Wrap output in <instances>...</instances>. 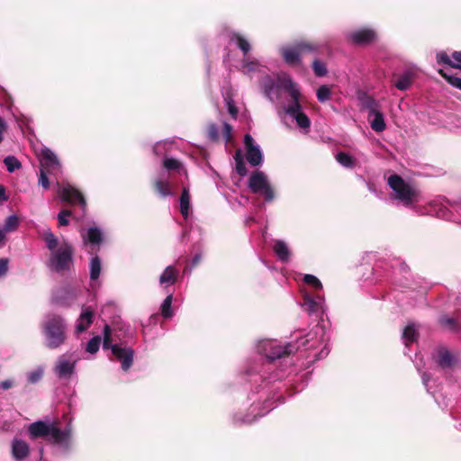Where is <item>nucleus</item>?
I'll return each mask as SVG.
<instances>
[{"label": "nucleus", "mask_w": 461, "mask_h": 461, "mask_svg": "<svg viewBox=\"0 0 461 461\" xmlns=\"http://www.w3.org/2000/svg\"><path fill=\"white\" fill-rule=\"evenodd\" d=\"M101 272V262L98 257H94L90 262V278L96 280Z\"/></svg>", "instance_id": "28"}, {"label": "nucleus", "mask_w": 461, "mask_h": 461, "mask_svg": "<svg viewBox=\"0 0 461 461\" xmlns=\"http://www.w3.org/2000/svg\"><path fill=\"white\" fill-rule=\"evenodd\" d=\"M19 226V219L16 215H10L6 218L5 224H4V230L6 232L14 231Z\"/></svg>", "instance_id": "33"}, {"label": "nucleus", "mask_w": 461, "mask_h": 461, "mask_svg": "<svg viewBox=\"0 0 461 461\" xmlns=\"http://www.w3.org/2000/svg\"><path fill=\"white\" fill-rule=\"evenodd\" d=\"M173 301L172 294H169L161 305V313L164 318L167 319L172 316L171 304Z\"/></svg>", "instance_id": "30"}, {"label": "nucleus", "mask_w": 461, "mask_h": 461, "mask_svg": "<svg viewBox=\"0 0 461 461\" xmlns=\"http://www.w3.org/2000/svg\"><path fill=\"white\" fill-rule=\"evenodd\" d=\"M303 306L305 310L310 313H317L320 311L321 312H324V297L321 294H317L315 296H312L308 293H305L303 295Z\"/></svg>", "instance_id": "13"}, {"label": "nucleus", "mask_w": 461, "mask_h": 461, "mask_svg": "<svg viewBox=\"0 0 461 461\" xmlns=\"http://www.w3.org/2000/svg\"><path fill=\"white\" fill-rule=\"evenodd\" d=\"M8 270V259L0 258V278L4 276Z\"/></svg>", "instance_id": "49"}, {"label": "nucleus", "mask_w": 461, "mask_h": 461, "mask_svg": "<svg viewBox=\"0 0 461 461\" xmlns=\"http://www.w3.org/2000/svg\"><path fill=\"white\" fill-rule=\"evenodd\" d=\"M387 184L393 191V197L402 204L409 206L419 202V191L411 183L403 180L398 175H392L388 177Z\"/></svg>", "instance_id": "5"}, {"label": "nucleus", "mask_w": 461, "mask_h": 461, "mask_svg": "<svg viewBox=\"0 0 461 461\" xmlns=\"http://www.w3.org/2000/svg\"><path fill=\"white\" fill-rule=\"evenodd\" d=\"M42 374L43 371L41 369L34 370L27 375V379L31 384H36L41 379Z\"/></svg>", "instance_id": "42"}, {"label": "nucleus", "mask_w": 461, "mask_h": 461, "mask_svg": "<svg viewBox=\"0 0 461 461\" xmlns=\"http://www.w3.org/2000/svg\"><path fill=\"white\" fill-rule=\"evenodd\" d=\"M231 132H232V127L229 123L223 122L222 134L227 142L231 140Z\"/></svg>", "instance_id": "47"}, {"label": "nucleus", "mask_w": 461, "mask_h": 461, "mask_svg": "<svg viewBox=\"0 0 461 461\" xmlns=\"http://www.w3.org/2000/svg\"><path fill=\"white\" fill-rule=\"evenodd\" d=\"M441 324L449 330H457L461 328V325L454 318L444 317L441 319Z\"/></svg>", "instance_id": "38"}, {"label": "nucleus", "mask_w": 461, "mask_h": 461, "mask_svg": "<svg viewBox=\"0 0 461 461\" xmlns=\"http://www.w3.org/2000/svg\"><path fill=\"white\" fill-rule=\"evenodd\" d=\"M454 61H452V68L461 69V51H455L452 54Z\"/></svg>", "instance_id": "48"}, {"label": "nucleus", "mask_w": 461, "mask_h": 461, "mask_svg": "<svg viewBox=\"0 0 461 461\" xmlns=\"http://www.w3.org/2000/svg\"><path fill=\"white\" fill-rule=\"evenodd\" d=\"M73 248L66 240H62L57 251L50 255L47 267L51 271L62 272L68 270L73 262Z\"/></svg>", "instance_id": "6"}, {"label": "nucleus", "mask_w": 461, "mask_h": 461, "mask_svg": "<svg viewBox=\"0 0 461 461\" xmlns=\"http://www.w3.org/2000/svg\"><path fill=\"white\" fill-rule=\"evenodd\" d=\"M62 174V167L57 155L49 148H43L40 153L39 185L43 189L50 188L49 176L57 180V191L60 199L71 204L78 203L85 211L86 203L81 193L68 183L60 184L59 178Z\"/></svg>", "instance_id": "2"}, {"label": "nucleus", "mask_w": 461, "mask_h": 461, "mask_svg": "<svg viewBox=\"0 0 461 461\" xmlns=\"http://www.w3.org/2000/svg\"><path fill=\"white\" fill-rule=\"evenodd\" d=\"M303 281L312 285L316 290H321L322 289V284L321 282L313 275H304Z\"/></svg>", "instance_id": "37"}, {"label": "nucleus", "mask_w": 461, "mask_h": 461, "mask_svg": "<svg viewBox=\"0 0 461 461\" xmlns=\"http://www.w3.org/2000/svg\"><path fill=\"white\" fill-rule=\"evenodd\" d=\"M337 161L343 167L352 168L355 166V161L351 156L345 152H339L336 155Z\"/></svg>", "instance_id": "29"}, {"label": "nucleus", "mask_w": 461, "mask_h": 461, "mask_svg": "<svg viewBox=\"0 0 461 461\" xmlns=\"http://www.w3.org/2000/svg\"><path fill=\"white\" fill-rule=\"evenodd\" d=\"M14 384V381L11 379L5 380L0 383V388L3 390H8L13 387Z\"/></svg>", "instance_id": "51"}, {"label": "nucleus", "mask_w": 461, "mask_h": 461, "mask_svg": "<svg viewBox=\"0 0 461 461\" xmlns=\"http://www.w3.org/2000/svg\"><path fill=\"white\" fill-rule=\"evenodd\" d=\"M438 73L443 77H445L449 84L461 90V78L453 76H448L442 69L438 70Z\"/></svg>", "instance_id": "39"}, {"label": "nucleus", "mask_w": 461, "mask_h": 461, "mask_svg": "<svg viewBox=\"0 0 461 461\" xmlns=\"http://www.w3.org/2000/svg\"><path fill=\"white\" fill-rule=\"evenodd\" d=\"M317 49V45L308 42H299L295 46H287L281 48L284 60L290 66H296L300 63L301 56L303 54L313 52Z\"/></svg>", "instance_id": "10"}, {"label": "nucleus", "mask_w": 461, "mask_h": 461, "mask_svg": "<svg viewBox=\"0 0 461 461\" xmlns=\"http://www.w3.org/2000/svg\"><path fill=\"white\" fill-rule=\"evenodd\" d=\"M232 40L236 41L238 47L243 51L244 54H247L250 50L249 42L240 35L234 34Z\"/></svg>", "instance_id": "35"}, {"label": "nucleus", "mask_w": 461, "mask_h": 461, "mask_svg": "<svg viewBox=\"0 0 461 461\" xmlns=\"http://www.w3.org/2000/svg\"><path fill=\"white\" fill-rule=\"evenodd\" d=\"M330 87L326 85L321 86L316 92L317 99L321 103L328 101L330 98Z\"/></svg>", "instance_id": "31"}, {"label": "nucleus", "mask_w": 461, "mask_h": 461, "mask_svg": "<svg viewBox=\"0 0 461 461\" xmlns=\"http://www.w3.org/2000/svg\"><path fill=\"white\" fill-rule=\"evenodd\" d=\"M249 187L253 193L262 195L267 203L275 198V193L267 176L261 171H256L250 176Z\"/></svg>", "instance_id": "9"}, {"label": "nucleus", "mask_w": 461, "mask_h": 461, "mask_svg": "<svg viewBox=\"0 0 461 461\" xmlns=\"http://www.w3.org/2000/svg\"><path fill=\"white\" fill-rule=\"evenodd\" d=\"M267 412V411L263 412V413H261L260 416H264Z\"/></svg>", "instance_id": "58"}, {"label": "nucleus", "mask_w": 461, "mask_h": 461, "mask_svg": "<svg viewBox=\"0 0 461 461\" xmlns=\"http://www.w3.org/2000/svg\"><path fill=\"white\" fill-rule=\"evenodd\" d=\"M93 322V312L89 308H86L81 312L76 325V331L82 333L87 330V328Z\"/></svg>", "instance_id": "18"}, {"label": "nucleus", "mask_w": 461, "mask_h": 461, "mask_svg": "<svg viewBox=\"0 0 461 461\" xmlns=\"http://www.w3.org/2000/svg\"><path fill=\"white\" fill-rule=\"evenodd\" d=\"M156 191L162 197L174 195V192L171 190V183L169 180V174L163 172L155 180Z\"/></svg>", "instance_id": "16"}, {"label": "nucleus", "mask_w": 461, "mask_h": 461, "mask_svg": "<svg viewBox=\"0 0 461 461\" xmlns=\"http://www.w3.org/2000/svg\"><path fill=\"white\" fill-rule=\"evenodd\" d=\"M41 327L46 348L56 349L65 344L68 325L63 317L58 314H50L46 316Z\"/></svg>", "instance_id": "4"}, {"label": "nucleus", "mask_w": 461, "mask_h": 461, "mask_svg": "<svg viewBox=\"0 0 461 461\" xmlns=\"http://www.w3.org/2000/svg\"><path fill=\"white\" fill-rule=\"evenodd\" d=\"M312 68H313L315 75L318 77H322V76L326 75V73H327L325 64L319 60L313 61Z\"/></svg>", "instance_id": "41"}, {"label": "nucleus", "mask_w": 461, "mask_h": 461, "mask_svg": "<svg viewBox=\"0 0 461 461\" xmlns=\"http://www.w3.org/2000/svg\"><path fill=\"white\" fill-rule=\"evenodd\" d=\"M77 360H70L67 356L59 357L54 372L59 379L69 380L76 370Z\"/></svg>", "instance_id": "11"}, {"label": "nucleus", "mask_w": 461, "mask_h": 461, "mask_svg": "<svg viewBox=\"0 0 461 461\" xmlns=\"http://www.w3.org/2000/svg\"><path fill=\"white\" fill-rule=\"evenodd\" d=\"M421 377H422L423 384L427 386L428 382L429 381V375L427 373H423L421 375Z\"/></svg>", "instance_id": "55"}, {"label": "nucleus", "mask_w": 461, "mask_h": 461, "mask_svg": "<svg viewBox=\"0 0 461 461\" xmlns=\"http://www.w3.org/2000/svg\"><path fill=\"white\" fill-rule=\"evenodd\" d=\"M7 200V196L5 194V189L3 185H0V202H4Z\"/></svg>", "instance_id": "53"}, {"label": "nucleus", "mask_w": 461, "mask_h": 461, "mask_svg": "<svg viewBox=\"0 0 461 461\" xmlns=\"http://www.w3.org/2000/svg\"><path fill=\"white\" fill-rule=\"evenodd\" d=\"M178 271L172 266H168L159 276V284L161 285H174L177 279Z\"/></svg>", "instance_id": "19"}, {"label": "nucleus", "mask_w": 461, "mask_h": 461, "mask_svg": "<svg viewBox=\"0 0 461 461\" xmlns=\"http://www.w3.org/2000/svg\"><path fill=\"white\" fill-rule=\"evenodd\" d=\"M376 34L371 29H359L348 34L349 40L358 45L367 44L375 40Z\"/></svg>", "instance_id": "15"}, {"label": "nucleus", "mask_w": 461, "mask_h": 461, "mask_svg": "<svg viewBox=\"0 0 461 461\" xmlns=\"http://www.w3.org/2000/svg\"><path fill=\"white\" fill-rule=\"evenodd\" d=\"M417 338L416 329L413 324L407 325L402 332L403 343L407 347L410 343H412Z\"/></svg>", "instance_id": "26"}, {"label": "nucleus", "mask_w": 461, "mask_h": 461, "mask_svg": "<svg viewBox=\"0 0 461 461\" xmlns=\"http://www.w3.org/2000/svg\"><path fill=\"white\" fill-rule=\"evenodd\" d=\"M6 124L3 118L0 117V142L3 140V133L5 131Z\"/></svg>", "instance_id": "52"}, {"label": "nucleus", "mask_w": 461, "mask_h": 461, "mask_svg": "<svg viewBox=\"0 0 461 461\" xmlns=\"http://www.w3.org/2000/svg\"><path fill=\"white\" fill-rule=\"evenodd\" d=\"M437 60L438 63H444L452 67V60L449 56L445 52H440L437 54Z\"/></svg>", "instance_id": "45"}, {"label": "nucleus", "mask_w": 461, "mask_h": 461, "mask_svg": "<svg viewBox=\"0 0 461 461\" xmlns=\"http://www.w3.org/2000/svg\"><path fill=\"white\" fill-rule=\"evenodd\" d=\"M167 146V142H158L154 147V152L158 155L161 154L163 149Z\"/></svg>", "instance_id": "50"}, {"label": "nucleus", "mask_w": 461, "mask_h": 461, "mask_svg": "<svg viewBox=\"0 0 461 461\" xmlns=\"http://www.w3.org/2000/svg\"><path fill=\"white\" fill-rule=\"evenodd\" d=\"M82 238L86 243L99 245L102 241V232L98 228L92 227L86 233L82 232Z\"/></svg>", "instance_id": "23"}, {"label": "nucleus", "mask_w": 461, "mask_h": 461, "mask_svg": "<svg viewBox=\"0 0 461 461\" xmlns=\"http://www.w3.org/2000/svg\"><path fill=\"white\" fill-rule=\"evenodd\" d=\"M38 232L50 254L57 251L62 241H59L52 230L50 228H46L40 230Z\"/></svg>", "instance_id": "17"}, {"label": "nucleus", "mask_w": 461, "mask_h": 461, "mask_svg": "<svg viewBox=\"0 0 461 461\" xmlns=\"http://www.w3.org/2000/svg\"><path fill=\"white\" fill-rule=\"evenodd\" d=\"M438 363L442 367H448L454 363V357L447 349H441L438 351Z\"/></svg>", "instance_id": "25"}, {"label": "nucleus", "mask_w": 461, "mask_h": 461, "mask_svg": "<svg viewBox=\"0 0 461 461\" xmlns=\"http://www.w3.org/2000/svg\"><path fill=\"white\" fill-rule=\"evenodd\" d=\"M369 116H374V118L370 121V125L375 131L381 132L384 131L385 122L384 115L381 112L371 109L369 112Z\"/></svg>", "instance_id": "21"}, {"label": "nucleus", "mask_w": 461, "mask_h": 461, "mask_svg": "<svg viewBox=\"0 0 461 461\" xmlns=\"http://www.w3.org/2000/svg\"><path fill=\"white\" fill-rule=\"evenodd\" d=\"M111 329L105 325L104 329V348H111L113 355L121 362L123 371H127L132 365L133 350L129 347H122L117 344H112Z\"/></svg>", "instance_id": "7"}, {"label": "nucleus", "mask_w": 461, "mask_h": 461, "mask_svg": "<svg viewBox=\"0 0 461 461\" xmlns=\"http://www.w3.org/2000/svg\"><path fill=\"white\" fill-rule=\"evenodd\" d=\"M264 66L258 60L251 59L249 57L244 58L242 62V71L244 74L251 76L254 72H262Z\"/></svg>", "instance_id": "22"}, {"label": "nucleus", "mask_w": 461, "mask_h": 461, "mask_svg": "<svg viewBox=\"0 0 461 461\" xmlns=\"http://www.w3.org/2000/svg\"><path fill=\"white\" fill-rule=\"evenodd\" d=\"M200 260V257L197 255L193 259V266H194L195 264H197Z\"/></svg>", "instance_id": "56"}, {"label": "nucleus", "mask_w": 461, "mask_h": 461, "mask_svg": "<svg viewBox=\"0 0 461 461\" xmlns=\"http://www.w3.org/2000/svg\"><path fill=\"white\" fill-rule=\"evenodd\" d=\"M72 215V212L69 210H62L58 214V221L60 226H67L69 223L68 217Z\"/></svg>", "instance_id": "40"}, {"label": "nucleus", "mask_w": 461, "mask_h": 461, "mask_svg": "<svg viewBox=\"0 0 461 461\" xmlns=\"http://www.w3.org/2000/svg\"><path fill=\"white\" fill-rule=\"evenodd\" d=\"M208 136L212 140H216L219 138V129L217 125L212 124L209 126Z\"/></svg>", "instance_id": "46"}, {"label": "nucleus", "mask_w": 461, "mask_h": 461, "mask_svg": "<svg viewBox=\"0 0 461 461\" xmlns=\"http://www.w3.org/2000/svg\"><path fill=\"white\" fill-rule=\"evenodd\" d=\"M4 163L6 166L7 171L13 173L14 170L22 167L21 162L14 156H7L4 159Z\"/></svg>", "instance_id": "32"}, {"label": "nucleus", "mask_w": 461, "mask_h": 461, "mask_svg": "<svg viewBox=\"0 0 461 461\" xmlns=\"http://www.w3.org/2000/svg\"><path fill=\"white\" fill-rule=\"evenodd\" d=\"M273 249L279 260L283 262H287L289 260L291 252L285 241L280 240H276Z\"/></svg>", "instance_id": "20"}, {"label": "nucleus", "mask_w": 461, "mask_h": 461, "mask_svg": "<svg viewBox=\"0 0 461 461\" xmlns=\"http://www.w3.org/2000/svg\"><path fill=\"white\" fill-rule=\"evenodd\" d=\"M164 167L167 170L178 169L180 173L183 172L185 175H186V171L185 169L181 168L180 162L175 158H165Z\"/></svg>", "instance_id": "34"}, {"label": "nucleus", "mask_w": 461, "mask_h": 461, "mask_svg": "<svg viewBox=\"0 0 461 461\" xmlns=\"http://www.w3.org/2000/svg\"><path fill=\"white\" fill-rule=\"evenodd\" d=\"M260 86L265 95L273 103L280 100L282 90L288 92L292 102L283 106L285 113L296 122L301 130L304 132L309 131L311 121L302 110L299 88L289 75L285 73H280L275 77L266 75L262 77Z\"/></svg>", "instance_id": "1"}, {"label": "nucleus", "mask_w": 461, "mask_h": 461, "mask_svg": "<svg viewBox=\"0 0 461 461\" xmlns=\"http://www.w3.org/2000/svg\"><path fill=\"white\" fill-rule=\"evenodd\" d=\"M100 343H101V338L99 336H95L88 341V343L86 347V350L88 353L95 354L98 351Z\"/></svg>", "instance_id": "36"}, {"label": "nucleus", "mask_w": 461, "mask_h": 461, "mask_svg": "<svg viewBox=\"0 0 461 461\" xmlns=\"http://www.w3.org/2000/svg\"><path fill=\"white\" fill-rule=\"evenodd\" d=\"M298 347L291 343L282 346L278 341L273 339H264L258 344V353L270 360L279 358L286 354H291Z\"/></svg>", "instance_id": "8"}, {"label": "nucleus", "mask_w": 461, "mask_h": 461, "mask_svg": "<svg viewBox=\"0 0 461 461\" xmlns=\"http://www.w3.org/2000/svg\"><path fill=\"white\" fill-rule=\"evenodd\" d=\"M235 159H236V170H237L238 174L241 176H246L247 168H246L244 162L242 161V159L240 158H238V156L235 158Z\"/></svg>", "instance_id": "44"}, {"label": "nucleus", "mask_w": 461, "mask_h": 461, "mask_svg": "<svg viewBox=\"0 0 461 461\" xmlns=\"http://www.w3.org/2000/svg\"><path fill=\"white\" fill-rule=\"evenodd\" d=\"M180 211L185 219H187L189 214L192 212L189 189L187 187L183 188V192L180 197Z\"/></svg>", "instance_id": "24"}, {"label": "nucleus", "mask_w": 461, "mask_h": 461, "mask_svg": "<svg viewBox=\"0 0 461 461\" xmlns=\"http://www.w3.org/2000/svg\"><path fill=\"white\" fill-rule=\"evenodd\" d=\"M412 83L411 75L409 72L404 73L402 75L399 79L395 82V86L399 90H407Z\"/></svg>", "instance_id": "27"}, {"label": "nucleus", "mask_w": 461, "mask_h": 461, "mask_svg": "<svg viewBox=\"0 0 461 461\" xmlns=\"http://www.w3.org/2000/svg\"><path fill=\"white\" fill-rule=\"evenodd\" d=\"M28 432L32 438L47 437L49 441L64 450H68L70 447L72 435L70 423L64 429H60L56 421L38 420L30 424Z\"/></svg>", "instance_id": "3"}, {"label": "nucleus", "mask_w": 461, "mask_h": 461, "mask_svg": "<svg viewBox=\"0 0 461 461\" xmlns=\"http://www.w3.org/2000/svg\"><path fill=\"white\" fill-rule=\"evenodd\" d=\"M255 420V418H246L243 421L246 423H251Z\"/></svg>", "instance_id": "57"}, {"label": "nucleus", "mask_w": 461, "mask_h": 461, "mask_svg": "<svg viewBox=\"0 0 461 461\" xmlns=\"http://www.w3.org/2000/svg\"><path fill=\"white\" fill-rule=\"evenodd\" d=\"M11 453L15 461H25L30 454V447L24 440L14 438L11 443Z\"/></svg>", "instance_id": "14"}, {"label": "nucleus", "mask_w": 461, "mask_h": 461, "mask_svg": "<svg viewBox=\"0 0 461 461\" xmlns=\"http://www.w3.org/2000/svg\"><path fill=\"white\" fill-rule=\"evenodd\" d=\"M244 144L248 162L255 167L259 166L262 163V152L259 147L255 144L253 138L249 134L244 136Z\"/></svg>", "instance_id": "12"}, {"label": "nucleus", "mask_w": 461, "mask_h": 461, "mask_svg": "<svg viewBox=\"0 0 461 461\" xmlns=\"http://www.w3.org/2000/svg\"><path fill=\"white\" fill-rule=\"evenodd\" d=\"M225 101L229 113L232 118L236 119L238 115V109L235 106L233 100L228 97L225 99Z\"/></svg>", "instance_id": "43"}, {"label": "nucleus", "mask_w": 461, "mask_h": 461, "mask_svg": "<svg viewBox=\"0 0 461 461\" xmlns=\"http://www.w3.org/2000/svg\"><path fill=\"white\" fill-rule=\"evenodd\" d=\"M5 230L3 229L0 228V246H2L4 244V241H5Z\"/></svg>", "instance_id": "54"}]
</instances>
